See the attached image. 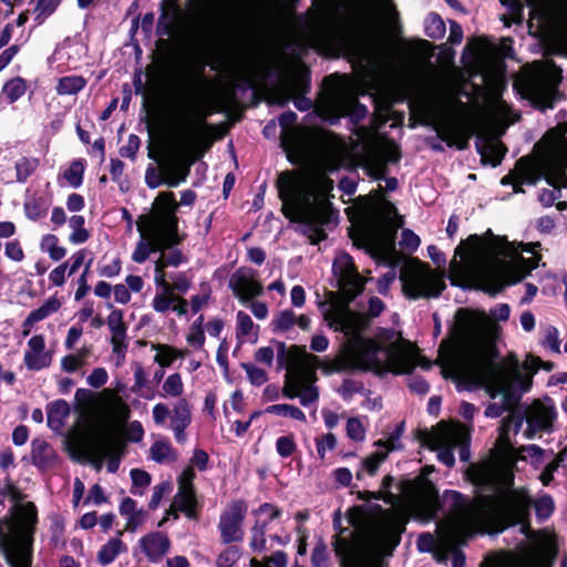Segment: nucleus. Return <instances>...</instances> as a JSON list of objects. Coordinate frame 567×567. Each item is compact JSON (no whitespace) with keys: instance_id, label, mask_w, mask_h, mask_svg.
I'll list each match as a JSON object with an SVG mask.
<instances>
[{"instance_id":"nucleus-50","label":"nucleus","mask_w":567,"mask_h":567,"mask_svg":"<svg viewBox=\"0 0 567 567\" xmlns=\"http://www.w3.org/2000/svg\"><path fill=\"white\" fill-rule=\"evenodd\" d=\"M226 547L217 557V567H233L240 558L241 553L238 546L230 545Z\"/></svg>"},{"instance_id":"nucleus-7","label":"nucleus","mask_w":567,"mask_h":567,"mask_svg":"<svg viewBox=\"0 0 567 567\" xmlns=\"http://www.w3.org/2000/svg\"><path fill=\"white\" fill-rule=\"evenodd\" d=\"M179 204L173 192H161L154 203L153 213L143 215L137 223V231L142 238L148 231L166 249L184 243L186 234H179V218L177 216Z\"/></svg>"},{"instance_id":"nucleus-18","label":"nucleus","mask_w":567,"mask_h":567,"mask_svg":"<svg viewBox=\"0 0 567 567\" xmlns=\"http://www.w3.org/2000/svg\"><path fill=\"white\" fill-rule=\"evenodd\" d=\"M555 417L556 411L554 406H546L540 402H535L529 415L526 417V437L533 439L540 431H551Z\"/></svg>"},{"instance_id":"nucleus-12","label":"nucleus","mask_w":567,"mask_h":567,"mask_svg":"<svg viewBox=\"0 0 567 567\" xmlns=\"http://www.w3.org/2000/svg\"><path fill=\"white\" fill-rule=\"evenodd\" d=\"M244 499L231 501L219 516L218 529L223 544H231L244 539L243 524L247 514Z\"/></svg>"},{"instance_id":"nucleus-52","label":"nucleus","mask_w":567,"mask_h":567,"mask_svg":"<svg viewBox=\"0 0 567 567\" xmlns=\"http://www.w3.org/2000/svg\"><path fill=\"white\" fill-rule=\"evenodd\" d=\"M175 451L172 447V445L168 442L164 441H156L152 444L150 449L151 457L156 463H164L171 454H173Z\"/></svg>"},{"instance_id":"nucleus-8","label":"nucleus","mask_w":567,"mask_h":567,"mask_svg":"<svg viewBox=\"0 0 567 567\" xmlns=\"http://www.w3.org/2000/svg\"><path fill=\"white\" fill-rule=\"evenodd\" d=\"M331 546L339 560V567H382V561L373 553L368 535L363 530H349L342 527L339 514H336Z\"/></svg>"},{"instance_id":"nucleus-19","label":"nucleus","mask_w":567,"mask_h":567,"mask_svg":"<svg viewBox=\"0 0 567 567\" xmlns=\"http://www.w3.org/2000/svg\"><path fill=\"white\" fill-rule=\"evenodd\" d=\"M475 147L482 157V162L493 167L501 165L507 152V147L502 142L487 134L477 136Z\"/></svg>"},{"instance_id":"nucleus-42","label":"nucleus","mask_w":567,"mask_h":567,"mask_svg":"<svg viewBox=\"0 0 567 567\" xmlns=\"http://www.w3.org/2000/svg\"><path fill=\"white\" fill-rule=\"evenodd\" d=\"M446 31L445 22L436 12H431L425 20V34L431 39H441Z\"/></svg>"},{"instance_id":"nucleus-61","label":"nucleus","mask_w":567,"mask_h":567,"mask_svg":"<svg viewBox=\"0 0 567 567\" xmlns=\"http://www.w3.org/2000/svg\"><path fill=\"white\" fill-rule=\"evenodd\" d=\"M60 2L61 0H38L34 10L39 11V14L35 20L41 23L44 18L51 16L58 9Z\"/></svg>"},{"instance_id":"nucleus-9","label":"nucleus","mask_w":567,"mask_h":567,"mask_svg":"<svg viewBox=\"0 0 567 567\" xmlns=\"http://www.w3.org/2000/svg\"><path fill=\"white\" fill-rule=\"evenodd\" d=\"M359 364L355 369L372 371L382 377L385 372L411 374L415 368L412 358L396 343L382 347L373 339H365L357 352Z\"/></svg>"},{"instance_id":"nucleus-34","label":"nucleus","mask_w":567,"mask_h":567,"mask_svg":"<svg viewBox=\"0 0 567 567\" xmlns=\"http://www.w3.org/2000/svg\"><path fill=\"white\" fill-rule=\"evenodd\" d=\"M87 83V80L82 75H66L58 81L56 93L59 95H73L82 91Z\"/></svg>"},{"instance_id":"nucleus-49","label":"nucleus","mask_w":567,"mask_h":567,"mask_svg":"<svg viewBox=\"0 0 567 567\" xmlns=\"http://www.w3.org/2000/svg\"><path fill=\"white\" fill-rule=\"evenodd\" d=\"M163 391L164 393H162L161 396L169 395L173 398H177L183 394L184 383L178 372L169 374L167 377V379L163 383Z\"/></svg>"},{"instance_id":"nucleus-10","label":"nucleus","mask_w":567,"mask_h":567,"mask_svg":"<svg viewBox=\"0 0 567 567\" xmlns=\"http://www.w3.org/2000/svg\"><path fill=\"white\" fill-rule=\"evenodd\" d=\"M332 271L338 278V288L347 305L363 292L365 279L359 274L354 260L349 254H343L334 260Z\"/></svg>"},{"instance_id":"nucleus-26","label":"nucleus","mask_w":567,"mask_h":567,"mask_svg":"<svg viewBox=\"0 0 567 567\" xmlns=\"http://www.w3.org/2000/svg\"><path fill=\"white\" fill-rule=\"evenodd\" d=\"M32 463L39 470L51 468L56 460V453L43 439L35 437L31 442Z\"/></svg>"},{"instance_id":"nucleus-44","label":"nucleus","mask_w":567,"mask_h":567,"mask_svg":"<svg viewBox=\"0 0 567 567\" xmlns=\"http://www.w3.org/2000/svg\"><path fill=\"white\" fill-rule=\"evenodd\" d=\"M132 486L130 492L133 495L142 496L144 494V488L147 487L152 482V476L144 470L133 468L130 472Z\"/></svg>"},{"instance_id":"nucleus-4","label":"nucleus","mask_w":567,"mask_h":567,"mask_svg":"<svg viewBox=\"0 0 567 567\" xmlns=\"http://www.w3.org/2000/svg\"><path fill=\"white\" fill-rule=\"evenodd\" d=\"M7 488L16 504L10 514L0 519V551L9 567H32L38 508L33 502L18 504L24 495L11 482L7 483Z\"/></svg>"},{"instance_id":"nucleus-15","label":"nucleus","mask_w":567,"mask_h":567,"mask_svg":"<svg viewBox=\"0 0 567 567\" xmlns=\"http://www.w3.org/2000/svg\"><path fill=\"white\" fill-rule=\"evenodd\" d=\"M277 347L278 369H285L287 373L295 371L302 361L319 363V358L315 354H308L305 346L292 344L287 348L282 341H275Z\"/></svg>"},{"instance_id":"nucleus-17","label":"nucleus","mask_w":567,"mask_h":567,"mask_svg":"<svg viewBox=\"0 0 567 567\" xmlns=\"http://www.w3.org/2000/svg\"><path fill=\"white\" fill-rule=\"evenodd\" d=\"M107 308L112 309L106 318V324L112 333L111 344L112 350L117 357H125L127 343V324L123 318L121 309H114L112 303H107Z\"/></svg>"},{"instance_id":"nucleus-62","label":"nucleus","mask_w":567,"mask_h":567,"mask_svg":"<svg viewBox=\"0 0 567 567\" xmlns=\"http://www.w3.org/2000/svg\"><path fill=\"white\" fill-rule=\"evenodd\" d=\"M317 453L321 460L326 456V450H334L337 446V437L333 433H327L321 437H316Z\"/></svg>"},{"instance_id":"nucleus-3","label":"nucleus","mask_w":567,"mask_h":567,"mask_svg":"<svg viewBox=\"0 0 567 567\" xmlns=\"http://www.w3.org/2000/svg\"><path fill=\"white\" fill-rule=\"evenodd\" d=\"M467 252H486L495 257L504 256L515 259L513 265L506 266L502 270L487 268L480 272L481 290L493 297L501 293L506 286L524 280L538 267L542 258L540 255H534L530 258L523 257L520 252H517L514 243H509L506 237L494 235L491 229H487L483 236L473 234L462 240L455 248L454 257L463 258ZM450 267L454 270L461 265L453 258Z\"/></svg>"},{"instance_id":"nucleus-6","label":"nucleus","mask_w":567,"mask_h":567,"mask_svg":"<svg viewBox=\"0 0 567 567\" xmlns=\"http://www.w3.org/2000/svg\"><path fill=\"white\" fill-rule=\"evenodd\" d=\"M217 112L203 103H193L189 110V121L187 125L188 136V163L186 165H175L169 169V176L166 178H157L155 182L150 179V172H154L153 166L146 169L145 181L150 188H157L161 185L168 187H177L181 183L185 182L189 175V166L199 161L204 154L210 148L213 140L210 136L214 126L206 122V118L213 113Z\"/></svg>"},{"instance_id":"nucleus-28","label":"nucleus","mask_w":567,"mask_h":567,"mask_svg":"<svg viewBox=\"0 0 567 567\" xmlns=\"http://www.w3.org/2000/svg\"><path fill=\"white\" fill-rule=\"evenodd\" d=\"M404 522H398L381 533L378 539V545L383 555H393V551L401 543V535L404 533Z\"/></svg>"},{"instance_id":"nucleus-46","label":"nucleus","mask_w":567,"mask_h":567,"mask_svg":"<svg viewBox=\"0 0 567 567\" xmlns=\"http://www.w3.org/2000/svg\"><path fill=\"white\" fill-rule=\"evenodd\" d=\"M52 355L50 352H25L24 364L29 370L39 371L51 364Z\"/></svg>"},{"instance_id":"nucleus-36","label":"nucleus","mask_w":567,"mask_h":567,"mask_svg":"<svg viewBox=\"0 0 567 567\" xmlns=\"http://www.w3.org/2000/svg\"><path fill=\"white\" fill-rule=\"evenodd\" d=\"M59 237L53 234H47L41 238L40 249L48 252L53 261L62 260L66 255V249L59 245Z\"/></svg>"},{"instance_id":"nucleus-40","label":"nucleus","mask_w":567,"mask_h":567,"mask_svg":"<svg viewBox=\"0 0 567 567\" xmlns=\"http://www.w3.org/2000/svg\"><path fill=\"white\" fill-rule=\"evenodd\" d=\"M267 414L289 416L293 420L306 422V414L298 408L287 403L272 404L265 409Z\"/></svg>"},{"instance_id":"nucleus-57","label":"nucleus","mask_w":567,"mask_h":567,"mask_svg":"<svg viewBox=\"0 0 567 567\" xmlns=\"http://www.w3.org/2000/svg\"><path fill=\"white\" fill-rule=\"evenodd\" d=\"M386 457V452H374L362 461V466L369 475L373 476Z\"/></svg>"},{"instance_id":"nucleus-29","label":"nucleus","mask_w":567,"mask_h":567,"mask_svg":"<svg viewBox=\"0 0 567 567\" xmlns=\"http://www.w3.org/2000/svg\"><path fill=\"white\" fill-rule=\"evenodd\" d=\"M164 250H166L165 246L146 231V237L142 238V240L137 243L136 248L132 254V259L137 264H143L147 260L151 254Z\"/></svg>"},{"instance_id":"nucleus-32","label":"nucleus","mask_w":567,"mask_h":567,"mask_svg":"<svg viewBox=\"0 0 567 567\" xmlns=\"http://www.w3.org/2000/svg\"><path fill=\"white\" fill-rule=\"evenodd\" d=\"M50 207L49 200L43 196H32L23 204V210L28 219L37 221L47 216Z\"/></svg>"},{"instance_id":"nucleus-24","label":"nucleus","mask_w":567,"mask_h":567,"mask_svg":"<svg viewBox=\"0 0 567 567\" xmlns=\"http://www.w3.org/2000/svg\"><path fill=\"white\" fill-rule=\"evenodd\" d=\"M62 306L56 296L49 297L42 306L32 310L22 322V334L29 336L34 323L42 321L55 313Z\"/></svg>"},{"instance_id":"nucleus-22","label":"nucleus","mask_w":567,"mask_h":567,"mask_svg":"<svg viewBox=\"0 0 567 567\" xmlns=\"http://www.w3.org/2000/svg\"><path fill=\"white\" fill-rule=\"evenodd\" d=\"M142 550L152 563H158L169 550L171 540L166 534L152 532L140 540Z\"/></svg>"},{"instance_id":"nucleus-60","label":"nucleus","mask_w":567,"mask_h":567,"mask_svg":"<svg viewBox=\"0 0 567 567\" xmlns=\"http://www.w3.org/2000/svg\"><path fill=\"white\" fill-rule=\"evenodd\" d=\"M175 303V293L162 291L157 293L152 302L155 311L164 313Z\"/></svg>"},{"instance_id":"nucleus-23","label":"nucleus","mask_w":567,"mask_h":567,"mask_svg":"<svg viewBox=\"0 0 567 567\" xmlns=\"http://www.w3.org/2000/svg\"><path fill=\"white\" fill-rule=\"evenodd\" d=\"M181 18V8L176 0H162L161 14L157 21L156 33L171 37Z\"/></svg>"},{"instance_id":"nucleus-39","label":"nucleus","mask_w":567,"mask_h":567,"mask_svg":"<svg viewBox=\"0 0 567 567\" xmlns=\"http://www.w3.org/2000/svg\"><path fill=\"white\" fill-rule=\"evenodd\" d=\"M85 171V159H74L68 169L64 171L63 177L73 188H79L83 183V176Z\"/></svg>"},{"instance_id":"nucleus-14","label":"nucleus","mask_w":567,"mask_h":567,"mask_svg":"<svg viewBox=\"0 0 567 567\" xmlns=\"http://www.w3.org/2000/svg\"><path fill=\"white\" fill-rule=\"evenodd\" d=\"M446 288L441 278H413L404 281L402 291L408 299L417 300L421 298H437Z\"/></svg>"},{"instance_id":"nucleus-41","label":"nucleus","mask_w":567,"mask_h":567,"mask_svg":"<svg viewBox=\"0 0 567 567\" xmlns=\"http://www.w3.org/2000/svg\"><path fill=\"white\" fill-rule=\"evenodd\" d=\"M268 522H256L251 527V538L249 542V546L252 551L261 553L266 549V533H267Z\"/></svg>"},{"instance_id":"nucleus-35","label":"nucleus","mask_w":567,"mask_h":567,"mask_svg":"<svg viewBox=\"0 0 567 567\" xmlns=\"http://www.w3.org/2000/svg\"><path fill=\"white\" fill-rule=\"evenodd\" d=\"M515 169L517 173V178L526 185H535L539 179L533 162L526 156H523L516 161Z\"/></svg>"},{"instance_id":"nucleus-54","label":"nucleus","mask_w":567,"mask_h":567,"mask_svg":"<svg viewBox=\"0 0 567 567\" xmlns=\"http://www.w3.org/2000/svg\"><path fill=\"white\" fill-rule=\"evenodd\" d=\"M241 368L246 371L248 380L252 385L260 386L268 381L267 372L252 363H241Z\"/></svg>"},{"instance_id":"nucleus-45","label":"nucleus","mask_w":567,"mask_h":567,"mask_svg":"<svg viewBox=\"0 0 567 567\" xmlns=\"http://www.w3.org/2000/svg\"><path fill=\"white\" fill-rule=\"evenodd\" d=\"M261 25V17L256 10H246L238 20L237 28L244 33H251Z\"/></svg>"},{"instance_id":"nucleus-5","label":"nucleus","mask_w":567,"mask_h":567,"mask_svg":"<svg viewBox=\"0 0 567 567\" xmlns=\"http://www.w3.org/2000/svg\"><path fill=\"white\" fill-rule=\"evenodd\" d=\"M306 176L299 171H285L277 178L278 196L282 202L281 213L290 221H315L323 228L339 219V210L331 202L322 200L313 209H307L309 197L303 195Z\"/></svg>"},{"instance_id":"nucleus-1","label":"nucleus","mask_w":567,"mask_h":567,"mask_svg":"<svg viewBox=\"0 0 567 567\" xmlns=\"http://www.w3.org/2000/svg\"><path fill=\"white\" fill-rule=\"evenodd\" d=\"M491 453L465 472L466 480L478 489L473 498L455 489L444 491L452 513L461 520L484 524L495 534L517 525L529 527L533 506L537 519L547 520L555 511L554 498L545 494L534 502L526 488H515L514 460L504 464L499 454Z\"/></svg>"},{"instance_id":"nucleus-11","label":"nucleus","mask_w":567,"mask_h":567,"mask_svg":"<svg viewBox=\"0 0 567 567\" xmlns=\"http://www.w3.org/2000/svg\"><path fill=\"white\" fill-rule=\"evenodd\" d=\"M563 80V71L554 62L539 76L527 83V93L532 102L539 109H553L554 95Z\"/></svg>"},{"instance_id":"nucleus-51","label":"nucleus","mask_w":567,"mask_h":567,"mask_svg":"<svg viewBox=\"0 0 567 567\" xmlns=\"http://www.w3.org/2000/svg\"><path fill=\"white\" fill-rule=\"evenodd\" d=\"M156 48L159 53L156 56V62L162 66H168L173 61L174 45L168 39L159 38L156 41Z\"/></svg>"},{"instance_id":"nucleus-27","label":"nucleus","mask_w":567,"mask_h":567,"mask_svg":"<svg viewBox=\"0 0 567 567\" xmlns=\"http://www.w3.org/2000/svg\"><path fill=\"white\" fill-rule=\"evenodd\" d=\"M174 505L188 519L197 520L199 517V504L196 489H177L174 497Z\"/></svg>"},{"instance_id":"nucleus-56","label":"nucleus","mask_w":567,"mask_h":567,"mask_svg":"<svg viewBox=\"0 0 567 567\" xmlns=\"http://www.w3.org/2000/svg\"><path fill=\"white\" fill-rule=\"evenodd\" d=\"M276 451L284 458L290 457L297 451L293 435L289 434L278 437L276 441Z\"/></svg>"},{"instance_id":"nucleus-30","label":"nucleus","mask_w":567,"mask_h":567,"mask_svg":"<svg viewBox=\"0 0 567 567\" xmlns=\"http://www.w3.org/2000/svg\"><path fill=\"white\" fill-rule=\"evenodd\" d=\"M123 535V532H117V536L114 538H111L106 544H104L99 553H97V560L101 565L106 566L110 565L115 560V558L122 553L126 551L127 547L122 542L121 536Z\"/></svg>"},{"instance_id":"nucleus-47","label":"nucleus","mask_w":567,"mask_h":567,"mask_svg":"<svg viewBox=\"0 0 567 567\" xmlns=\"http://www.w3.org/2000/svg\"><path fill=\"white\" fill-rule=\"evenodd\" d=\"M296 324V315L291 309H286L276 315L271 321L274 332L288 331Z\"/></svg>"},{"instance_id":"nucleus-2","label":"nucleus","mask_w":567,"mask_h":567,"mask_svg":"<svg viewBox=\"0 0 567 567\" xmlns=\"http://www.w3.org/2000/svg\"><path fill=\"white\" fill-rule=\"evenodd\" d=\"M485 328L484 312L478 313L467 308H460L450 332L452 339L441 341L437 350L439 359L445 363H452L457 347L465 348L481 377L493 384L488 389L489 396L495 399L497 394H502V404L507 411H512L522 400V391L511 383L504 362H496L501 353L495 342L487 339Z\"/></svg>"},{"instance_id":"nucleus-16","label":"nucleus","mask_w":567,"mask_h":567,"mask_svg":"<svg viewBox=\"0 0 567 567\" xmlns=\"http://www.w3.org/2000/svg\"><path fill=\"white\" fill-rule=\"evenodd\" d=\"M317 381L316 365L310 367L301 362L295 371L286 373L281 393L287 399H296L303 385L313 384Z\"/></svg>"},{"instance_id":"nucleus-55","label":"nucleus","mask_w":567,"mask_h":567,"mask_svg":"<svg viewBox=\"0 0 567 567\" xmlns=\"http://www.w3.org/2000/svg\"><path fill=\"white\" fill-rule=\"evenodd\" d=\"M329 554L327 545L322 538H320L311 554V564L313 567H328Z\"/></svg>"},{"instance_id":"nucleus-37","label":"nucleus","mask_w":567,"mask_h":567,"mask_svg":"<svg viewBox=\"0 0 567 567\" xmlns=\"http://www.w3.org/2000/svg\"><path fill=\"white\" fill-rule=\"evenodd\" d=\"M204 71L205 64H197L185 73L182 83L187 93H194L206 82Z\"/></svg>"},{"instance_id":"nucleus-53","label":"nucleus","mask_w":567,"mask_h":567,"mask_svg":"<svg viewBox=\"0 0 567 567\" xmlns=\"http://www.w3.org/2000/svg\"><path fill=\"white\" fill-rule=\"evenodd\" d=\"M254 87H255V83H254L251 75L250 74H240L233 82L231 89L227 91V97L229 101L233 102L236 100V90L246 92Z\"/></svg>"},{"instance_id":"nucleus-64","label":"nucleus","mask_w":567,"mask_h":567,"mask_svg":"<svg viewBox=\"0 0 567 567\" xmlns=\"http://www.w3.org/2000/svg\"><path fill=\"white\" fill-rule=\"evenodd\" d=\"M421 244L420 237L411 229L404 228L401 234L400 245L410 252L415 251Z\"/></svg>"},{"instance_id":"nucleus-33","label":"nucleus","mask_w":567,"mask_h":567,"mask_svg":"<svg viewBox=\"0 0 567 567\" xmlns=\"http://www.w3.org/2000/svg\"><path fill=\"white\" fill-rule=\"evenodd\" d=\"M40 166V158L33 156H21L14 164L16 181L24 184L37 172Z\"/></svg>"},{"instance_id":"nucleus-43","label":"nucleus","mask_w":567,"mask_h":567,"mask_svg":"<svg viewBox=\"0 0 567 567\" xmlns=\"http://www.w3.org/2000/svg\"><path fill=\"white\" fill-rule=\"evenodd\" d=\"M192 423L190 404L185 398H179L173 408L172 425H189Z\"/></svg>"},{"instance_id":"nucleus-38","label":"nucleus","mask_w":567,"mask_h":567,"mask_svg":"<svg viewBox=\"0 0 567 567\" xmlns=\"http://www.w3.org/2000/svg\"><path fill=\"white\" fill-rule=\"evenodd\" d=\"M70 414V406L64 400H56L48 406L47 419L48 425L52 426L54 423L61 425L64 419Z\"/></svg>"},{"instance_id":"nucleus-48","label":"nucleus","mask_w":567,"mask_h":567,"mask_svg":"<svg viewBox=\"0 0 567 567\" xmlns=\"http://www.w3.org/2000/svg\"><path fill=\"white\" fill-rule=\"evenodd\" d=\"M305 226L302 234L308 237L310 245H319L328 238L326 230L315 221H298Z\"/></svg>"},{"instance_id":"nucleus-59","label":"nucleus","mask_w":567,"mask_h":567,"mask_svg":"<svg viewBox=\"0 0 567 567\" xmlns=\"http://www.w3.org/2000/svg\"><path fill=\"white\" fill-rule=\"evenodd\" d=\"M347 435L355 442H362L365 437V430L358 417H350L346 425Z\"/></svg>"},{"instance_id":"nucleus-63","label":"nucleus","mask_w":567,"mask_h":567,"mask_svg":"<svg viewBox=\"0 0 567 567\" xmlns=\"http://www.w3.org/2000/svg\"><path fill=\"white\" fill-rule=\"evenodd\" d=\"M141 146V140L136 134H130L126 145L120 147L118 153L122 157L131 159L136 158V154Z\"/></svg>"},{"instance_id":"nucleus-25","label":"nucleus","mask_w":567,"mask_h":567,"mask_svg":"<svg viewBox=\"0 0 567 567\" xmlns=\"http://www.w3.org/2000/svg\"><path fill=\"white\" fill-rule=\"evenodd\" d=\"M62 306L56 296L49 297L42 306L32 310L22 322V334L29 336L34 323L42 321L55 313Z\"/></svg>"},{"instance_id":"nucleus-58","label":"nucleus","mask_w":567,"mask_h":567,"mask_svg":"<svg viewBox=\"0 0 567 567\" xmlns=\"http://www.w3.org/2000/svg\"><path fill=\"white\" fill-rule=\"evenodd\" d=\"M349 236H350V238L353 240V245H354L357 248H363V247H365L367 251H368V252H369L373 258L381 257V252H380L379 245H378L377 240H375L372 236L364 235V241H360V240H358V239L353 236V230H352V229H350V231H349Z\"/></svg>"},{"instance_id":"nucleus-21","label":"nucleus","mask_w":567,"mask_h":567,"mask_svg":"<svg viewBox=\"0 0 567 567\" xmlns=\"http://www.w3.org/2000/svg\"><path fill=\"white\" fill-rule=\"evenodd\" d=\"M544 178L556 189L567 187V155L557 152L544 166Z\"/></svg>"},{"instance_id":"nucleus-13","label":"nucleus","mask_w":567,"mask_h":567,"mask_svg":"<svg viewBox=\"0 0 567 567\" xmlns=\"http://www.w3.org/2000/svg\"><path fill=\"white\" fill-rule=\"evenodd\" d=\"M125 442L114 432H106L94 443V452L97 455L96 468L102 467L104 460H107L106 468L110 473L117 472L121 458L125 452Z\"/></svg>"},{"instance_id":"nucleus-31","label":"nucleus","mask_w":567,"mask_h":567,"mask_svg":"<svg viewBox=\"0 0 567 567\" xmlns=\"http://www.w3.org/2000/svg\"><path fill=\"white\" fill-rule=\"evenodd\" d=\"M28 90V82L21 76H14L4 82L0 97L8 104H13L20 100Z\"/></svg>"},{"instance_id":"nucleus-20","label":"nucleus","mask_w":567,"mask_h":567,"mask_svg":"<svg viewBox=\"0 0 567 567\" xmlns=\"http://www.w3.org/2000/svg\"><path fill=\"white\" fill-rule=\"evenodd\" d=\"M229 287L239 301L244 303L262 292L261 284L254 278L247 277L243 269H238L231 275Z\"/></svg>"}]
</instances>
